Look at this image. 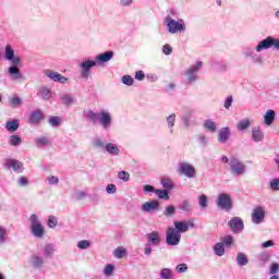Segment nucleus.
Here are the masks:
<instances>
[{"label":"nucleus","instance_id":"nucleus-23","mask_svg":"<svg viewBox=\"0 0 279 279\" xmlns=\"http://www.w3.org/2000/svg\"><path fill=\"white\" fill-rule=\"evenodd\" d=\"M106 150L108 151V154H111V156H119L120 154L119 146L112 143H108L106 145Z\"/></svg>","mask_w":279,"mask_h":279},{"label":"nucleus","instance_id":"nucleus-42","mask_svg":"<svg viewBox=\"0 0 279 279\" xmlns=\"http://www.w3.org/2000/svg\"><path fill=\"white\" fill-rule=\"evenodd\" d=\"M118 178L119 180H123V182H130V172L120 171Z\"/></svg>","mask_w":279,"mask_h":279},{"label":"nucleus","instance_id":"nucleus-51","mask_svg":"<svg viewBox=\"0 0 279 279\" xmlns=\"http://www.w3.org/2000/svg\"><path fill=\"white\" fill-rule=\"evenodd\" d=\"M222 243L223 245L230 246L232 243H234V239L232 238V235H227L223 238Z\"/></svg>","mask_w":279,"mask_h":279},{"label":"nucleus","instance_id":"nucleus-14","mask_svg":"<svg viewBox=\"0 0 279 279\" xmlns=\"http://www.w3.org/2000/svg\"><path fill=\"white\" fill-rule=\"evenodd\" d=\"M202 64H203L202 61H198L194 66L187 70L186 75H187L189 82H195L197 80V75L195 73H197V71L202 69Z\"/></svg>","mask_w":279,"mask_h":279},{"label":"nucleus","instance_id":"nucleus-17","mask_svg":"<svg viewBox=\"0 0 279 279\" xmlns=\"http://www.w3.org/2000/svg\"><path fill=\"white\" fill-rule=\"evenodd\" d=\"M98 120L100 121L102 128H108V125H110L112 121V117H110V113H108L107 111H102L98 113Z\"/></svg>","mask_w":279,"mask_h":279},{"label":"nucleus","instance_id":"nucleus-57","mask_svg":"<svg viewBox=\"0 0 279 279\" xmlns=\"http://www.w3.org/2000/svg\"><path fill=\"white\" fill-rule=\"evenodd\" d=\"M162 51L166 56H171L173 48H171V46H169V45H165L162 48Z\"/></svg>","mask_w":279,"mask_h":279},{"label":"nucleus","instance_id":"nucleus-61","mask_svg":"<svg viewBox=\"0 0 279 279\" xmlns=\"http://www.w3.org/2000/svg\"><path fill=\"white\" fill-rule=\"evenodd\" d=\"M107 193L109 194L117 193V186L114 184L107 185Z\"/></svg>","mask_w":279,"mask_h":279},{"label":"nucleus","instance_id":"nucleus-5","mask_svg":"<svg viewBox=\"0 0 279 279\" xmlns=\"http://www.w3.org/2000/svg\"><path fill=\"white\" fill-rule=\"evenodd\" d=\"M179 175H185V178H195V167L187 162H181L178 168Z\"/></svg>","mask_w":279,"mask_h":279},{"label":"nucleus","instance_id":"nucleus-29","mask_svg":"<svg viewBox=\"0 0 279 279\" xmlns=\"http://www.w3.org/2000/svg\"><path fill=\"white\" fill-rule=\"evenodd\" d=\"M214 252L216 256H223L226 254V247H223V243L219 242L214 246Z\"/></svg>","mask_w":279,"mask_h":279},{"label":"nucleus","instance_id":"nucleus-2","mask_svg":"<svg viewBox=\"0 0 279 279\" xmlns=\"http://www.w3.org/2000/svg\"><path fill=\"white\" fill-rule=\"evenodd\" d=\"M166 25L170 34H178V32H184V29H186V24H184L183 20L175 21L171 17H167Z\"/></svg>","mask_w":279,"mask_h":279},{"label":"nucleus","instance_id":"nucleus-59","mask_svg":"<svg viewBox=\"0 0 279 279\" xmlns=\"http://www.w3.org/2000/svg\"><path fill=\"white\" fill-rule=\"evenodd\" d=\"M112 271H114V266H112L111 264H108L105 268L106 276H110V274H112Z\"/></svg>","mask_w":279,"mask_h":279},{"label":"nucleus","instance_id":"nucleus-62","mask_svg":"<svg viewBox=\"0 0 279 279\" xmlns=\"http://www.w3.org/2000/svg\"><path fill=\"white\" fill-rule=\"evenodd\" d=\"M19 184L21 186H27V184H29V181L27 180V178L21 177L20 180H19Z\"/></svg>","mask_w":279,"mask_h":279},{"label":"nucleus","instance_id":"nucleus-43","mask_svg":"<svg viewBox=\"0 0 279 279\" xmlns=\"http://www.w3.org/2000/svg\"><path fill=\"white\" fill-rule=\"evenodd\" d=\"M58 226V218L56 216L48 217V228H56Z\"/></svg>","mask_w":279,"mask_h":279},{"label":"nucleus","instance_id":"nucleus-38","mask_svg":"<svg viewBox=\"0 0 279 279\" xmlns=\"http://www.w3.org/2000/svg\"><path fill=\"white\" fill-rule=\"evenodd\" d=\"M198 204L201 208H206L208 206V197L205 194L201 195L198 198Z\"/></svg>","mask_w":279,"mask_h":279},{"label":"nucleus","instance_id":"nucleus-48","mask_svg":"<svg viewBox=\"0 0 279 279\" xmlns=\"http://www.w3.org/2000/svg\"><path fill=\"white\" fill-rule=\"evenodd\" d=\"M269 258H271V256L268 253H262L259 255V260H260L262 265H265V263H267L269 260Z\"/></svg>","mask_w":279,"mask_h":279},{"label":"nucleus","instance_id":"nucleus-12","mask_svg":"<svg viewBox=\"0 0 279 279\" xmlns=\"http://www.w3.org/2000/svg\"><path fill=\"white\" fill-rule=\"evenodd\" d=\"M142 210L144 213H156V210H160V202L158 201L145 202L142 206Z\"/></svg>","mask_w":279,"mask_h":279},{"label":"nucleus","instance_id":"nucleus-37","mask_svg":"<svg viewBox=\"0 0 279 279\" xmlns=\"http://www.w3.org/2000/svg\"><path fill=\"white\" fill-rule=\"evenodd\" d=\"M250 128V120L244 119L238 123V130L243 132V130H247Z\"/></svg>","mask_w":279,"mask_h":279},{"label":"nucleus","instance_id":"nucleus-8","mask_svg":"<svg viewBox=\"0 0 279 279\" xmlns=\"http://www.w3.org/2000/svg\"><path fill=\"white\" fill-rule=\"evenodd\" d=\"M217 204L222 210H230L232 208V199H230V195L228 194H220Z\"/></svg>","mask_w":279,"mask_h":279},{"label":"nucleus","instance_id":"nucleus-52","mask_svg":"<svg viewBox=\"0 0 279 279\" xmlns=\"http://www.w3.org/2000/svg\"><path fill=\"white\" fill-rule=\"evenodd\" d=\"M169 128H173L175 125V114L172 113L167 118Z\"/></svg>","mask_w":279,"mask_h":279},{"label":"nucleus","instance_id":"nucleus-63","mask_svg":"<svg viewBox=\"0 0 279 279\" xmlns=\"http://www.w3.org/2000/svg\"><path fill=\"white\" fill-rule=\"evenodd\" d=\"M5 241V229L0 228V243H3Z\"/></svg>","mask_w":279,"mask_h":279},{"label":"nucleus","instance_id":"nucleus-50","mask_svg":"<svg viewBox=\"0 0 279 279\" xmlns=\"http://www.w3.org/2000/svg\"><path fill=\"white\" fill-rule=\"evenodd\" d=\"M41 95L44 99H51V90H49L48 88L43 87Z\"/></svg>","mask_w":279,"mask_h":279},{"label":"nucleus","instance_id":"nucleus-25","mask_svg":"<svg viewBox=\"0 0 279 279\" xmlns=\"http://www.w3.org/2000/svg\"><path fill=\"white\" fill-rule=\"evenodd\" d=\"M20 123L19 120H13V121H9L5 124V128L8 130V132H16V130H19L20 128Z\"/></svg>","mask_w":279,"mask_h":279},{"label":"nucleus","instance_id":"nucleus-31","mask_svg":"<svg viewBox=\"0 0 279 279\" xmlns=\"http://www.w3.org/2000/svg\"><path fill=\"white\" fill-rule=\"evenodd\" d=\"M9 73L11 75H14L15 80H21V77H23V75L21 74V70H19V68L16 65L10 66Z\"/></svg>","mask_w":279,"mask_h":279},{"label":"nucleus","instance_id":"nucleus-39","mask_svg":"<svg viewBox=\"0 0 279 279\" xmlns=\"http://www.w3.org/2000/svg\"><path fill=\"white\" fill-rule=\"evenodd\" d=\"M35 143L38 145V147H43L45 145H49V138L38 137V138L35 140Z\"/></svg>","mask_w":279,"mask_h":279},{"label":"nucleus","instance_id":"nucleus-36","mask_svg":"<svg viewBox=\"0 0 279 279\" xmlns=\"http://www.w3.org/2000/svg\"><path fill=\"white\" fill-rule=\"evenodd\" d=\"M160 277H161L162 279H171V278H173V274H171V269H169V268H163V269H161V271H160Z\"/></svg>","mask_w":279,"mask_h":279},{"label":"nucleus","instance_id":"nucleus-20","mask_svg":"<svg viewBox=\"0 0 279 279\" xmlns=\"http://www.w3.org/2000/svg\"><path fill=\"white\" fill-rule=\"evenodd\" d=\"M44 116H43V111L40 110H36L31 114L29 121L31 123H40V121H43Z\"/></svg>","mask_w":279,"mask_h":279},{"label":"nucleus","instance_id":"nucleus-10","mask_svg":"<svg viewBox=\"0 0 279 279\" xmlns=\"http://www.w3.org/2000/svg\"><path fill=\"white\" fill-rule=\"evenodd\" d=\"M265 219V208L263 207H256L253 209L252 213V221L253 223H263V220Z\"/></svg>","mask_w":279,"mask_h":279},{"label":"nucleus","instance_id":"nucleus-58","mask_svg":"<svg viewBox=\"0 0 279 279\" xmlns=\"http://www.w3.org/2000/svg\"><path fill=\"white\" fill-rule=\"evenodd\" d=\"M135 80H137L138 82H143V80H145V73L143 71H137L135 73Z\"/></svg>","mask_w":279,"mask_h":279},{"label":"nucleus","instance_id":"nucleus-35","mask_svg":"<svg viewBox=\"0 0 279 279\" xmlns=\"http://www.w3.org/2000/svg\"><path fill=\"white\" fill-rule=\"evenodd\" d=\"M86 118L92 121V123H97L99 120V113H95V111H88L86 113Z\"/></svg>","mask_w":279,"mask_h":279},{"label":"nucleus","instance_id":"nucleus-54","mask_svg":"<svg viewBox=\"0 0 279 279\" xmlns=\"http://www.w3.org/2000/svg\"><path fill=\"white\" fill-rule=\"evenodd\" d=\"M10 104L11 106H21L23 101L19 97H13L10 99Z\"/></svg>","mask_w":279,"mask_h":279},{"label":"nucleus","instance_id":"nucleus-26","mask_svg":"<svg viewBox=\"0 0 279 279\" xmlns=\"http://www.w3.org/2000/svg\"><path fill=\"white\" fill-rule=\"evenodd\" d=\"M236 263L241 267H244L245 265H247L250 263V259L247 258V255H245L243 253H239L236 255Z\"/></svg>","mask_w":279,"mask_h":279},{"label":"nucleus","instance_id":"nucleus-33","mask_svg":"<svg viewBox=\"0 0 279 279\" xmlns=\"http://www.w3.org/2000/svg\"><path fill=\"white\" fill-rule=\"evenodd\" d=\"M155 193L159 199H169V191L168 190H155Z\"/></svg>","mask_w":279,"mask_h":279},{"label":"nucleus","instance_id":"nucleus-16","mask_svg":"<svg viewBox=\"0 0 279 279\" xmlns=\"http://www.w3.org/2000/svg\"><path fill=\"white\" fill-rule=\"evenodd\" d=\"M81 66L83 69L82 76L88 77V75H90V69H93V66H97V61L87 60L81 63Z\"/></svg>","mask_w":279,"mask_h":279},{"label":"nucleus","instance_id":"nucleus-22","mask_svg":"<svg viewBox=\"0 0 279 279\" xmlns=\"http://www.w3.org/2000/svg\"><path fill=\"white\" fill-rule=\"evenodd\" d=\"M275 119H276V111H274L271 109H269L264 116L266 125H271V123H274Z\"/></svg>","mask_w":279,"mask_h":279},{"label":"nucleus","instance_id":"nucleus-46","mask_svg":"<svg viewBox=\"0 0 279 279\" xmlns=\"http://www.w3.org/2000/svg\"><path fill=\"white\" fill-rule=\"evenodd\" d=\"M49 123L50 125H52L53 128H58V125H60V117H50L49 119Z\"/></svg>","mask_w":279,"mask_h":279},{"label":"nucleus","instance_id":"nucleus-11","mask_svg":"<svg viewBox=\"0 0 279 279\" xmlns=\"http://www.w3.org/2000/svg\"><path fill=\"white\" fill-rule=\"evenodd\" d=\"M5 169H13L16 173L23 172V162L16 159H7Z\"/></svg>","mask_w":279,"mask_h":279},{"label":"nucleus","instance_id":"nucleus-27","mask_svg":"<svg viewBox=\"0 0 279 279\" xmlns=\"http://www.w3.org/2000/svg\"><path fill=\"white\" fill-rule=\"evenodd\" d=\"M113 256L116 258H123L124 256H128V250L123 246H119L113 251Z\"/></svg>","mask_w":279,"mask_h":279},{"label":"nucleus","instance_id":"nucleus-7","mask_svg":"<svg viewBox=\"0 0 279 279\" xmlns=\"http://www.w3.org/2000/svg\"><path fill=\"white\" fill-rule=\"evenodd\" d=\"M4 57L5 60L12 62L13 66H19L21 64V57L14 56V49H12L11 45L5 46Z\"/></svg>","mask_w":279,"mask_h":279},{"label":"nucleus","instance_id":"nucleus-40","mask_svg":"<svg viewBox=\"0 0 279 279\" xmlns=\"http://www.w3.org/2000/svg\"><path fill=\"white\" fill-rule=\"evenodd\" d=\"M61 101L64 104V106H71V104H73V98L71 95H63L61 97Z\"/></svg>","mask_w":279,"mask_h":279},{"label":"nucleus","instance_id":"nucleus-3","mask_svg":"<svg viewBox=\"0 0 279 279\" xmlns=\"http://www.w3.org/2000/svg\"><path fill=\"white\" fill-rule=\"evenodd\" d=\"M180 241H182V234L177 232L173 227H169L166 232L167 245H171V246L180 245Z\"/></svg>","mask_w":279,"mask_h":279},{"label":"nucleus","instance_id":"nucleus-4","mask_svg":"<svg viewBox=\"0 0 279 279\" xmlns=\"http://www.w3.org/2000/svg\"><path fill=\"white\" fill-rule=\"evenodd\" d=\"M229 165L233 175H243V173H245V165L236 159V157H231Z\"/></svg>","mask_w":279,"mask_h":279},{"label":"nucleus","instance_id":"nucleus-64","mask_svg":"<svg viewBox=\"0 0 279 279\" xmlns=\"http://www.w3.org/2000/svg\"><path fill=\"white\" fill-rule=\"evenodd\" d=\"M262 247H274V241L268 240L262 244Z\"/></svg>","mask_w":279,"mask_h":279},{"label":"nucleus","instance_id":"nucleus-19","mask_svg":"<svg viewBox=\"0 0 279 279\" xmlns=\"http://www.w3.org/2000/svg\"><path fill=\"white\" fill-rule=\"evenodd\" d=\"M230 138V129L229 128H222L218 133V141L219 143H226Z\"/></svg>","mask_w":279,"mask_h":279},{"label":"nucleus","instance_id":"nucleus-53","mask_svg":"<svg viewBox=\"0 0 279 279\" xmlns=\"http://www.w3.org/2000/svg\"><path fill=\"white\" fill-rule=\"evenodd\" d=\"M270 189L272 191H279V179H275L270 182Z\"/></svg>","mask_w":279,"mask_h":279},{"label":"nucleus","instance_id":"nucleus-18","mask_svg":"<svg viewBox=\"0 0 279 279\" xmlns=\"http://www.w3.org/2000/svg\"><path fill=\"white\" fill-rule=\"evenodd\" d=\"M146 239H148V242L151 243V245H159L160 244V233L158 231H153L146 235Z\"/></svg>","mask_w":279,"mask_h":279},{"label":"nucleus","instance_id":"nucleus-24","mask_svg":"<svg viewBox=\"0 0 279 279\" xmlns=\"http://www.w3.org/2000/svg\"><path fill=\"white\" fill-rule=\"evenodd\" d=\"M263 132L260 131L259 128H253L252 129V138L253 141H255L256 143L263 141Z\"/></svg>","mask_w":279,"mask_h":279},{"label":"nucleus","instance_id":"nucleus-34","mask_svg":"<svg viewBox=\"0 0 279 279\" xmlns=\"http://www.w3.org/2000/svg\"><path fill=\"white\" fill-rule=\"evenodd\" d=\"M165 217H173L175 215V207L173 205H168L163 210Z\"/></svg>","mask_w":279,"mask_h":279},{"label":"nucleus","instance_id":"nucleus-44","mask_svg":"<svg viewBox=\"0 0 279 279\" xmlns=\"http://www.w3.org/2000/svg\"><path fill=\"white\" fill-rule=\"evenodd\" d=\"M122 82L126 86H132L134 84V78L130 75H124V76H122Z\"/></svg>","mask_w":279,"mask_h":279},{"label":"nucleus","instance_id":"nucleus-55","mask_svg":"<svg viewBox=\"0 0 279 279\" xmlns=\"http://www.w3.org/2000/svg\"><path fill=\"white\" fill-rule=\"evenodd\" d=\"M186 269H189V266H186V264H179L177 266L178 274H184V271H186Z\"/></svg>","mask_w":279,"mask_h":279},{"label":"nucleus","instance_id":"nucleus-45","mask_svg":"<svg viewBox=\"0 0 279 279\" xmlns=\"http://www.w3.org/2000/svg\"><path fill=\"white\" fill-rule=\"evenodd\" d=\"M77 247L78 250H88V247H90V242H88L87 240L80 241L77 243Z\"/></svg>","mask_w":279,"mask_h":279},{"label":"nucleus","instance_id":"nucleus-32","mask_svg":"<svg viewBox=\"0 0 279 279\" xmlns=\"http://www.w3.org/2000/svg\"><path fill=\"white\" fill-rule=\"evenodd\" d=\"M161 185L163 189H166V191H171V189H173V181H171L169 178H163L161 179Z\"/></svg>","mask_w":279,"mask_h":279},{"label":"nucleus","instance_id":"nucleus-49","mask_svg":"<svg viewBox=\"0 0 279 279\" xmlns=\"http://www.w3.org/2000/svg\"><path fill=\"white\" fill-rule=\"evenodd\" d=\"M43 263H44L43 257L33 256L34 267H40L43 265Z\"/></svg>","mask_w":279,"mask_h":279},{"label":"nucleus","instance_id":"nucleus-56","mask_svg":"<svg viewBox=\"0 0 279 279\" xmlns=\"http://www.w3.org/2000/svg\"><path fill=\"white\" fill-rule=\"evenodd\" d=\"M181 210H185L189 211L191 210V203H189L187 201H184L181 206H180Z\"/></svg>","mask_w":279,"mask_h":279},{"label":"nucleus","instance_id":"nucleus-21","mask_svg":"<svg viewBox=\"0 0 279 279\" xmlns=\"http://www.w3.org/2000/svg\"><path fill=\"white\" fill-rule=\"evenodd\" d=\"M111 58H114V52L113 51H106V52L99 54L98 57H96V59L99 62H110Z\"/></svg>","mask_w":279,"mask_h":279},{"label":"nucleus","instance_id":"nucleus-9","mask_svg":"<svg viewBox=\"0 0 279 279\" xmlns=\"http://www.w3.org/2000/svg\"><path fill=\"white\" fill-rule=\"evenodd\" d=\"M45 75L49 78L52 80V82H59V84H66V82H69V78L65 77L64 75L58 73V72H53L51 70H47L45 72Z\"/></svg>","mask_w":279,"mask_h":279},{"label":"nucleus","instance_id":"nucleus-13","mask_svg":"<svg viewBox=\"0 0 279 279\" xmlns=\"http://www.w3.org/2000/svg\"><path fill=\"white\" fill-rule=\"evenodd\" d=\"M275 45L276 38L267 37L266 39L258 43L256 46V51H263V49H271V47H275Z\"/></svg>","mask_w":279,"mask_h":279},{"label":"nucleus","instance_id":"nucleus-60","mask_svg":"<svg viewBox=\"0 0 279 279\" xmlns=\"http://www.w3.org/2000/svg\"><path fill=\"white\" fill-rule=\"evenodd\" d=\"M232 101H233L232 96H229V97L226 99V101H225V108H226L227 110L230 109V107L232 106Z\"/></svg>","mask_w":279,"mask_h":279},{"label":"nucleus","instance_id":"nucleus-1","mask_svg":"<svg viewBox=\"0 0 279 279\" xmlns=\"http://www.w3.org/2000/svg\"><path fill=\"white\" fill-rule=\"evenodd\" d=\"M29 222L32 234L37 239H43L45 236V227H43V223H40L36 214L31 215Z\"/></svg>","mask_w":279,"mask_h":279},{"label":"nucleus","instance_id":"nucleus-6","mask_svg":"<svg viewBox=\"0 0 279 279\" xmlns=\"http://www.w3.org/2000/svg\"><path fill=\"white\" fill-rule=\"evenodd\" d=\"M173 226L174 230L179 232V234H184V232H189V228H195V223L193 222V220L174 221Z\"/></svg>","mask_w":279,"mask_h":279},{"label":"nucleus","instance_id":"nucleus-30","mask_svg":"<svg viewBox=\"0 0 279 279\" xmlns=\"http://www.w3.org/2000/svg\"><path fill=\"white\" fill-rule=\"evenodd\" d=\"M9 143L10 145H12V147H17V145H21L23 143V138H21V136L19 135H11L9 138Z\"/></svg>","mask_w":279,"mask_h":279},{"label":"nucleus","instance_id":"nucleus-28","mask_svg":"<svg viewBox=\"0 0 279 279\" xmlns=\"http://www.w3.org/2000/svg\"><path fill=\"white\" fill-rule=\"evenodd\" d=\"M204 128L208 130V132H217V123L213 120H205Z\"/></svg>","mask_w":279,"mask_h":279},{"label":"nucleus","instance_id":"nucleus-41","mask_svg":"<svg viewBox=\"0 0 279 279\" xmlns=\"http://www.w3.org/2000/svg\"><path fill=\"white\" fill-rule=\"evenodd\" d=\"M53 245L51 244H47L45 247H44V254L45 256H53Z\"/></svg>","mask_w":279,"mask_h":279},{"label":"nucleus","instance_id":"nucleus-15","mask_svg":"<svg viewBox=\"0 0 279 279\" xmlns=\"http://www.w3.org/2000/svg\"><path fill=\"white\" fill-rule=\"evenodd\" d=\"M229 226H230L232 232H241V230H243V228H244L243 220L239 217H233L230 220Z\"/></svg>","mask_w":279,"mask_h":279},{"label":"nucleus","instance_id":"nucleus-47","mask_svg":"<svg viewBox=\"0 0 279 279\" xmlns=\"http://www.w3.org/2000/svg\"><path fill=\"white\" fill-rule=\"evenodd\" d=\"M278 271H279V264L278 263H272L271 265H270V275L271 276H276V274H278Z\"/></svg>","mask_w":279,"mask_h":279}]
</instances>
